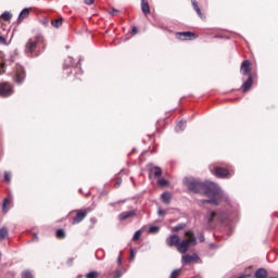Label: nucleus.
Wrapping results in <instances>:
<instances>
[{
    "label": "nucleus",
    "instance_id": "obj_1",
    "mask_svg": "<svg viewBox=\"0 0 278 278\" xmlns=\"http://www.w3.org/2000/svg\"><path fill=\"white\" fill-rule=\"evenodd\" d=\"M186 236L187 239L182 240L177 245V251L179 253H187L190 247H194V244H197V238L194 237V233H192V231H188Z\"/></svg>",
    "mask_w": 278,
    "mask_h": 278
},
{
    "label": "nucleus",
    "instance_id": "obj_2",
    "mask_svg": "<svg viewBox=\"0 0 278 278\" xmlns=\"http://www.w3.org/2000/svg\"><path fill=\"white\" fill-rule=\"evenodd\" d=\"M208 186L211 190L206 193L208 197H211V199L206 201L212 205H218V202L220 201V199H223V191H220V188H218V186H216V184L214 182H210Z\"/></svg>",
    "mask_w": 278,
    "mask_h": 278
},
{
    "label": "nucleus",
    "instance_id": "obj_3",
    "mask_svg": "<svg viewBox=\"0 0 278 278\" xmlns=\"http://www.w3.org/2000/svg\"><path fill=\"white\" fill-rule=\"evenodd\" d=\"M184 184L191 190V192H200L201 188L205 187L204 184L199 182L194 178H185Z\"/></svg>",
    "mask_w": 278,
    "mask_h": 278
},
{
    "label": "nucleus",
    "instance_id": "obj_4",
    "mask_svg": "<svg viewBox=\"0 0 278 278\" xmlns=\"http://www.w3.org/2000/svg\"><path fill=\"white\" fill-rule=\"evenodd\" d=\"M12 86L10 84H0V97H10L12 94Z\"/></svg>",
    "mask_w": 278,
    "mask_h": 278
},
{
    "label": "nucleus",
    "instance_id": "obj_5",
    "mask_svg": "<svg viewBox=\"0 0 278 278\" xmlns=\"http://www.w3.org/2000/svg\"><path fill=\"white\" fill-rule=\"evenodd\" d=\"M176 38H178V40H194L197 38V35L190 31H184V33H178L176 35Z\"/></svg>",
    "mask_w": 278,
    "mask_h": 278
},
{
    "label": "nucleus",
    "instance_id": "obj_6",
    "mask_svg": "<svg viewBox=\"0 0 278 278\" xmlns=\"http://www.w3.org/2000/svg\"><path fill=\"white\" fill-rule=\"evenodd\" d=\"M166 243L168 247H178L179 244V236L177 235H172L166 239Z\"/></svg>",
    "mask_w": 278,
    "mask_h": 278
},
{
    "label": "nucleus",
    "instance_id": "obj_7",
    "mask_svg": "<svg viewBox=\"0 0 278 278\" xmlns=\"http://www.w3.org/2000/svg\"><path fill=\"white\" fill-rule=\"evenodd\" d=\"M194 262H199V256L197 254L182 256V264H192Z\"/></svg>",
    "mask_w": 278,
    "mask_h": 278
},
{
    "label": "nucleus",
    "instance_id": "obj_8",
    "mask_svg": "<svg viewBox=\"0 0 278 278\" xmlns=\"http://www.w3.org/2000/svg\"><path fill=\"white\" fill-rule=\"evenodd\" d=\"M241 74L242 75H251V61H244L241 64Z\"/></svg>",
    "mask_w": 278,
    "mask_h": 278
},
{
    "label": "nucleus",
    "instance_id": "obj_9",
    "mask_svg": "<svg viewBox=\"0 0 278 278\" xmlns=\"http://www.w3.org/2000/svg\"><path fill=\"white\" fill-rule=\"evenodd\" d=\"M214 175L219 178L227 177L229 175V170L225 168L217 167L214 169Z\"/></svg>",
    "mask_w": 278,
    "mask_h": 278
},
{
    "label": "nucleus",
    "instance_id": "obj_10",
    "mask_svg": "<svg viewBox=\"0 0 278 278\" xmlns=\"http://www.w3.org/2000/svg\"><path fill=\"white\" fill-rule=\"evenodd\" d=\"M87 214H88L87 211L77 213L76 217L73 220V224L77 225L78 223H81V220H84L86 218Z\"/></svg>",
    "mask_w": 278,
    "mask_h": 278
},
{
    "label": "nucleus",
    "instance_id": "obj_11",
    "mask_svg": "<svg viewBox=\"0 0 278 278\" xmlns=\"http://www.w3.org/2000/svg\"><path fill=\"white\" fill-rule=\"evenodd\" d=\"M251 86H253V77L249 76L248 80L242 86L243 92H249V90H251Z\"/></svg>",
    "mask_w": 278,
    "mask_h": 278
},
{
    "label": "nucleus",
    "instance_id": "obj_12",
    "mask_svg": "<svg viewBox=\"0 0 278 278\" xmlns=\"http://www.w3.org/2000/svg\"><path fill=\"white\" fill-rule=\"evenodd\" d=\"M192 3V8L193 10H195L198 16H200V18H205V16H203V13L201 12V9L199 8V4L197 3V0H191Z\"/></svg>",
    "mask_w": 278,
    "mask_h": 278
},
{
    "label": "nucleus",
    "instance_id": "obj_13",
    "mask_svg": "<svg viewBox=\"0 0 278 278\" xmlns=\"http://www.w3.org/2000/svg\"><path fill=\"white\" fill-rule=\"evenodd\" d=\"M25 79V72L23 70H20L16 74L15 81L16 84H22V81Z\"/></svg>",
    "mask_w": 278,
    "mask_h": 278
},
{
    "label": "nucleus",
    "instance_id": "obj_14",
    "mask_svg": "<svg viewBox=\"0 0 278 278\" xmlns=\"http://www.w3.org/2000/svg\"><path fill=\"white\" fill-rule=\"evenodd\" d=\"M255 277L256 278H266V277H268V271H266V269H264V268H261V269L256 270Z\"/></svg>",
    "mask_w": 278,
    "mask_h": 278
},
{
    "label": "nucleus",
    "instance_id": "obj_15",
    "mask_svg": "<svg viewBox=\"0 0 278 278\" xmlns=\"http://www.w3.org/2000/svg\"><path fill=\"white\" fill-rule=\"evenodd\" d=\"M29 12H31V9L22 10L18 16V21H23V18H27L29 16Z\"/></svg>",
    "mask_w": 278,
    "mask_h": 278
},
{
    "label": "nucleus",
    "instance_id": "obj_16",
    "mask_svg": "<svg viewBox=\"0 0 278 278\" xmlns=\"http://www.w3.org/2000/svg\"><path fill=\"white\" fill-rule=\"evenodd\" d=\"M10 203H12V200L4 199L3 205H2V212L7 214V212L10 210Z\"/></svg>",
    "mask_w": 278,
    "mask_h": 278
},
{
    "label": "nucleus",
    "instance_id": "obj_17",
    "mask_svg": "<svg viewBox=\"0 0 278 278\" xmlns=\"http://www.w3.org/2000/svg\"><path fill=\"white\" fill-rule=\"evenodd\" d=\"M34 49H36V41L34 40H29L27 43H26V51H34Z\"/></svg>",
    "mask_w": 278,
    "mask_h": 278
},
{
    "label": "nucleus",
    "instance_id": "obj_18",
    "mask_svg": "<svg viewBox=\"0 0 278 278\" xmlns=\"http://www.w3.org/2000/svg\"><path fill=\"white\" fill-rule=\"evenodd\" d=\"M163 203H170V193L165 192L161 195Z\"/></svg>",
    "mask_w": 278,
    "mask_h": 278
},
{
    "label": "nucleus",
    "instance_id": "obj_19",
    "mask_svg": "<svg viewBox=\"0 0 278 278\" xmlns=\"http://www.w3.org/2000/svg\"><path fill=\"white\" fill-rule=\"evenodd\" d=\"M5 62L3 61V53L0 52V75L4 73Z\"/></svg>",
    "mask_w": 278,
    "mask_h": 278
},
{
    "label": "nucleus",
    "instance_id": "obj_20",
    "mask_svg": "<svg viewBox=\"0 0 278 278\" xmlns=\"http://www.w3.org/2000/svg\"><path fill=\"white\" fill-rule=\"evenodd\" d=\"M141 10L143 14H149V3L144 2V0L141 2Z\"/></svg>",
    "mask_w": 278,
    "mask_h": 278
},
{
    "label": "nucleus",
    "instance_id": "obj_21",
    "mask_svg": "<svg viewBox=\"0 0 278 278\" xmlns=\"http://www.w3.org/2000/svg\"><path fill=\"white\" fill-rule=\"evenodd\" d=\"M151 175H154V177H160V175H162V169L160 167H154L151 169Z\"/></svg>",
    "mask_w": 278,
    "mask_h": 278
},
{
    "label": "nucleus",
    "instance_id": "obj_22",
    "mask_svg": "<svg viewBox=\"0 0 278 278\" xmlns=\"http://www.w3.org/2000/svg\"><path fill=\"white\" fill-rule=\"evenodd\" d=\"M8 238V229L1 228L0 229V240H5Z\"/></svg>",
    "mask_w": 278,
    "mask_h": 278
},
{
    "label": "nucleus",
    "instance_id": "obj_23",
    "mask_svg": "<svg viewBox=\"0 0 278 278\" xmlns=\"http://www.w3.org/2000/svg\"><path fill=\"white\" fill-rule=\"evenodd\" d=\"M1 18L3 21H10L12 18V14L8 11H5L4 13L1 14Z\"/></svg>",
    "mask_w": 278,
    "mask_h": 278
},
{
    "label": "nucleus",
    "instance_id": "obj_24",
    "mask_svg": "<svg viewBox=\"0 0 278 278\" xmlns=\"http://www.w3.org/2000/svg\"><path fill=\"white\" fill-rule=\"evenodd\" d=\"M65 237H66V232H64L63 229H59V230L56 231V238L62 239V238H65Z\"/></svg>",
    "mask_w": 278,
    "mask_h": 278
},
{
    "label": "nucleus",
    "instance_id": "obj_25",
    "mask_svg": "<svg viewBox=\"0 0 278 278\" xmlns=\"http://www.w3.org/2000/svg\"><path fill=\"white\" fill-rule=\"evenodd\" d=\"M157 231H160V227L157 226H151L149 228V233H157Z\"/></svg>",
    "mask_w": 278,
    "mask_h": 278
},
{
    "label": "nucleus",
    "instance_id": "obj_26",
    "mask_svg": "<svg viewBox=\"0 0 278 278\" xmlns=\"http://www.w3.org/2000/svg\"><path fill=\"white\" fill-rule=\"evenodd\" d=\"M99 277V273L97 271H90L86 275V278H97Z\"/></svg>",
    "mask_w": 278,
    "mask_h": 278
},
{
    "label": "nucleus",
    "instance_id": "obj_27",
    "mask_svg": "<svg viewBox=\"0 0 278 278\" xmlns=\"http://www.w3.org/2000/svg\"><path fill=\"white\" fill-rule=\"evenodd\" d=\"M52 25L53 27H62V20H55V21H52Z\"/></svg>",
    "mask_w": 278,
    "mask_h": 278
},
{
    "label": "nucleus",
    "instance_id": "obj_28",
    "mask_svg": "<svg viewBox=\"0 0 278 278\" xmlns=\"http://www.w3.org/2000/svg\"><path fill=\"white\" fill-rule=\"evenodd\" d=\"M179 273H181L180 269H175L174 271H172L169 278H177V277H179Z\"/></svg>",
    "mask_w": 278,
    "mask_h": 278
},
{
    "label": "nucleus",
    "instance_id": "obj_29",
    "mask_svg": "<svg viewBox=\"0 0 278 278\" xmlns=\"http://www.w3.org/2000/svg\"><path fill=\"white\" fill-rule=\"evenodd\" d=\"M214 218H216V213H214V212L208 213V216H207L208 223H212V220H214Z\"/></svg>",
    "mask_w": 278,
    "mask_h": 278
},
{
    "label": "nucleus",
    "instance_id": "obj_30",
    "mask_svg": "<svg viewBox=\"0 0 278 278\" xmlns=\"http://www.w3.org/2000/svg\"><path fill=\"white\" fill-rule=\"evenodd\" d=\"M185 125H186V122H184V121L179 122V123L177 124L176 130H177V131H181V127H185Z\"/></svg>",
    "mask_w": 278,
    "mask_h": 278
},
{
    "label": "nucleus",
    "instance_id": "obj_31",
    "mask_svg": "<svg viewBox=\"0 0 278 278\" xmlns=\"http://www.w3.org/2000/svg\"><path fill=\"white\" fill-rule=\"evenodd\" d=\"M22 278H34V275H31L29 271H24L22 274Z\"/></svg>",
    "mask_w": 278,
    "mask_h": 278
},
{
    "label": "nucleus",
    "instance_id": "obj_32",
    "mask_svg": "<svg viewBox=\"0 0 278 278\" xmlns=\"http://www.w3.org/2000/svg\"><path fill=\"white\" fill-rule=\"evenodd\" d=\"M0 45H10V42H8V39L5 37H2L0 35Z\"/></svg>",
    "mask_w": 278,
    "mask_h": 278
},
{
    "label": "nucleus",
    "instance_id": "obj_33",
    "mask_svg": "<svg viewBox=\"0 0 278 278\" xmlns=\"http://www.w3.org/2000/svg\"><path fill=\"white\" fill-rule=\"evenodd\" d=\"M140 236H141L140 230L136 231L134 237H132V240H140Z\"/></svg>",
    "mask_w": 278,
    "mask_h": 278
},
{
    "label": "nucleus",
    "instance_id": "obj_34",
    "mask_svg": "<svg viewBox=\"0 0 278 278\" xmlns=\"http://www.w3.org/2000/svg\"><path fill=\"white\" fill-rule=\"evenodd\" d=\"M166 184H168V181H166V179L159 180V186H166Z\"/></svg>",
    "mask_w": 278,
    "mask_h": 278
},
{
    "label": "nucleus",
    "instance_id": "obj_35",
    "mask_svg": "<svg viewBox=\"0 0 278 278\" xmlns=\"http://www.w3.org/2000/svg\"><path fill=\"white\" fill-rule=\"evenodd\" d=\"M157 214H159V216H165L166 215V211H163L162 208H159Z\"/></svg>",
    "mask_w": 278,
    "mask_h": 278
},
{
    "label": "nucleus",
    "instance_id": "obj_36",
    "mask_svg": "<svg viewBox=\"0 0 278 278\" xmlns=\"http://www.w3.org/2000/svg\"><path fill=\"white\" fill-rule=\"evenodd\" d=\"M86 5H92L94 0H85Z\"/></svg>",
    "mask_w": 278,
    "mask_h": 278
},
{
    "label": "nucleus",
    "instance_id": "obj_37",
    "mask_svg": "<svg viewBox=\"0 0 278 278\" xmlns=\"http://www.w3.org/2000/svg\"><path fill=\"white\" fill-rule=\"evenodd\" d=\"M110 14H112L113 16L116 15L118 13V11H116L115 9H111L109 11Z\"/></svg>",
    "mask_w": 278,
    "mask_h": 278
},
{
    "label": "nucleus",
    "instance_id": "obj_38",
    "mask_svg": "<svg viewBox=\"0 0 278 278\" xmlns=\"http://www.w3.org/2000/svg\"><path fill=\"white\" fill-rule=\"evenodd\" d=\"M136 34H138V28H137V27H134L132 30H131V35H132V36H136Z\"/></svg>",
    "mask_w": 278,
    "mask_h": 278
},
{
    "label": "nucleus",
    "instance_id": "obj_39",
    "mask_svg": "<svg viewBox=\"0 0 278 278\" xmlns=\"http://www.w3.org/2000/svg\"><path fill=\"white\" fill-rule=\"evenodd\" d=\"M4 179L5 181H10V173H4Z\"/></svg>",
    "mask_w": 278,
    "mask_h": 278
},
{
    "label": "nucleus",
    "instance_id": "obj_40",
    "mask_svg": "<svg viewBox=\"0 0 278 278\" xmlns=\"http://www.w3.org/2000/svg\"><path fill=\"white\" fill-rule=\"evenodd\" d=\"M179 229H181V226H176L172 229V231H179Z\"/></svg>",
    "mask_w": 278,
    "mask_h": 278
},
{
    "label": "nucleus",
    "instance_id": "obj_41",
    "mask_svg": "<svg viewBox=\"0 0 278 278\" xmlns=\"http://www.w3.org/2000/svg\"><path fill=\"white\" fill-rule=\"evenodd\" d=\"M199 240L200 242H205V237H203V235H200Z\"/></svg>",
    "mask_w": 278,
    "mask_h": 278
},
{
    "label": "nucleus",
    "instance_id": "obj_42",
    "mask_svg": "<svg viewBox=\"0 0 278 278\" xmlns=\"http://www.w3.org/2000/svg\"><path fill=\"white\" fill-rule=\"evenodd\" d=\"M129 216H131V213H127V214L124 215L122 218H129Z\"/></svg>",
    "mask_w": 278,
    "mask_h": 278
},
{
    "label": "nucleus",
    "instance_id": "obj_43",
    "mask_svg": "<svg viewBox=\"0 0 278 278\" xmlns=\"http://www.w3.org/2000/svg\"><path fill=\"white\" fill-rule=\"evenodd\" d=\"M134 257H135L134 251H130V258L134 260Z\"/></svg>",
    "mask_w": 278,
    "mask_h": 278
},
{
    "label": "nucleus",
    "instance_id": "obj_44",
    "mask_svg": "<svg viewBox=\"0 0 278 278\" xmlns=\"http://www.w3.org/2000/svg\"><path fill=\"white\" fill-rule=\"evenodd\" d=\"M123 275V273H119L117 276H115V278H118Z\"/></svg>",
    "mask_w": 278,
    "mask_h": 278
},
{
    "label": "nucleus",
    "instance_id": "obj_45",
    "mask_svg": "<svg viewBox=\"0 0 278 278\" xmlns=\"http://www.w3.org/2000/svg\"><path fill=\"white\" fill-rule=\"evenodd\" d=\"M116 186H121V181H117V182H116Z\"/></svg>",
    "mask_w": 278,
    "mask_h": 278
}]
</instances>
